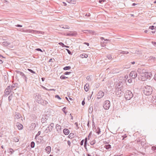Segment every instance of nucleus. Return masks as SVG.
<instances>
[{
	"label": "nucleus",
	"mask_w": 156,
	"mask_h": 156,
	"mask_svg": "<svg viewBox=\"0 0 156 156\" xmlns=\"http://www.w3.org/2000/svg\"><path fill=\"white\" fill-rule=\"evenodd\" d=\"M41 133V132L40 131H39L37 133L35 136V139H37V137L40 135Z\"/></svg>",
	"instance_id": "nucleus-39"
},
{
	"label": "nucleus",
	"mask_w": 156,
	"mask_h": 156,
	"mask_svg": "<svg viewBox=\"0 0 156 156\" xmlns=\"http://www.w3.org/2000/svg\"><path fill=\"white\" fill-rule=\"evenodd\" d=\"M96 133H97L98 134H99L101 133V130L100 128L99 127L97 128L96 129Z\"/></svg>",
	"instance_id": "nucleus-27"
},
{
	"label": "nucleus",
	"mask_w": 156,
	"mask_h": 156,
	"mask_svg": "<svg viewBox=\"0 0 156 156\" xmlns=\"http://www.w3.org/2000/svg\"><path fill=\"white\" fill-rule=\"evenodd\" d=\"M48 117L47 116H44V117H42L41 119V122L42 123H44L45 122H47L46 121L47 120V118Z\"/></svg>",
	"instance_id": "nucleus-16"
},
{
	"label": "nucleus",
	"mask_w": 156,
	"mask_h": 156,
	"mask_svg": "<svg viewBox=\"0 0 156 156\" xmlns=\"http://www.w3.org/2000/svg\"><path fill=\"white\" fill-rule=\"evenodd\" d=\"M58 44L61 46L62 47H63V46L64 45V44L63 43L61 42L59 43Z\"/></svg>",
	"instance_id": "nucleus-50"
},
{
	"label": "nucleus",
	"mask_w": 156,
	"mask_h": 156,
	"mask_svg": "<svg viewBox=\"0 0 156 156\" xmlns=\"http://www.w3.org/2000/svg\"><path fill=\"white\" fill-rule=\"evenodd\" d=\"M64 133L66 135H68L69 133V130L67 129H64L63 130Z\"/></svg>",
	"instance_id": "nucleus-19"
},
{
	"label": "nucleus",
	"mask_w": 156,
	"mask_h": 156,
	"mask_svg": "<svg viewBox=\"0 0 156 156\" xmlns=\"http://www.w3.org/2000/svg\"><path fill=\"white\" fill-rule=\"evenodd\" d=\"M45 150L46 152L48 154L50 153L51 151V147L50 146L47 147L45 149Z\"/></svg>",
	"instance_id": "nucleus-15"
},
{
	"label": "nucleus",
	"mask_w": 156,
	"mask_h": 156,
	"mask_svg": "<svg viewBox=\"0 0 156 156\" xmlns=\"http://www.w3.org/2000/svg\"><path fill=\"white\" fill-rule=\"evenodd\" d=\"M16 72L17 73L19 74L21 76V77L25 80L26 82H27V78L23 72L20 71L19 70H16Z\"/></svg>",
	"instance_id": "nucleus-6"
},
{
	"label": "nucleus",
	"mask_w": 156,
	"mask_h": 156,
	"mask_svg": "<svg viewBox=\"0 0 156 156\" xmlns=\"http://www.w3.org/2000/svg\"><path fill=\"white\" fill-rule=\"evenodd\" d=\"M84 89L86 91H87L89 90V85L88 84H86L84 86Z\"/></svg>",
	"instance_id": "nucleus-23"
},
{
	"label": "nucleus",
	"mask_w": 156,
	"mask_h": 156,
	"mask_svg": "<svg viewBox=\"0 0 156 156\" xmlns=\"http://www.w3.org/2000/svg\"><path fill=\"white\" fill-rule=\"evenodd\" d=\"M44 32L40 31H37L36 30H34V33L35 34H44Z\"/></svg>",
	"instance_id": "nucleus-21"
},
{
	"label": "nucleus",
	"mask_w": 156,
	"mask_h": 156,
	"mask_svg": "<svg viewBox=\"0 0 156 156\" xmlns=\"http://www.w3.org/2000/svg\"><path fill=\"white\" fill-rule=\"evenodd\" d=\"M104 147L106 148L107 150H109L111 148V146L109 144H107V145H105L104 146Z\"/></svg>",
	"instance_id": "nucleus-22"
},
{
	"label": "nucleus",
	"mask_w": 156,
	"mask_h": 156,
	"mask_svg": "<svg viewBox=\"0 0 156 156\" xmlns=\"http://www.w3.org/2000/svg\"><path fill=\"white\" fill-rule=\"evenodd\" d=\"M90 13H87L85 15V16H87L88 17H90Z\"/></svg>",
	"instance_id": "nucleus-55"
},
{
	"label": "nucleus",
	"mask_w": 156,
	"mask_h": 156,
	"mask_svg": "<svg viewBox=\"0 0 156 156\" xmlns=\"http://www.w3.org/2000/svg\"><path fill=\"white\" fill-rule=\"evenodd\" d=\"M34 30H27V32L30 33H34Z\"/></svg>",
	"instance_id": "nucleus-37"
},
{
	"label": "nucleus",
	"mask_w": 156,
	"mask_h": 156,
	"mask_svg": "<svg viewBox=\"0 0 156 156\" xmlns=\"http://www.w3.org/2000/svg\"><path fill=\"white\" fill-rule=\"evenodd\" d=\"M36 50L37 51H40L41 52H43V51L42 50L39 48H37L36 49Z\"/></svg>",
	"instance_id": "nucleus-52"
},
{
	"label": "nucleus",
	"mask_w": 156,
	"mask_h": 156,
	"mask_svg": "<svg viewBox=\"0 0 156 156\" xmlns=\"http://www.w3.org/2000/svg\"><path fill=\"white\" fill-rule=\"evenodd\" d=\"M71 67L70 66H66L64 67L63 69L64 70H66L70 69H71Z\"/></svg>",
	"instance_id": "nucleus-30"
},
{
	"label": "nucleus",
	"mask_w": 156,
	"mask_h": 156,
	"mask_svg": "<svg viewBox=\"0 0 156 156\" xmlns=\"http://www.w3.org/2000/svg\"><path fill=\"white\" fill-rule=\"evenodd\" d=\"M66 109V107H64L62 109V111L65 114H66L67 112L66 111H65Z\"/></svg>",
	"instance_id": "nucleus-40"
},
{
	"label": "nucleus",
	"mask_w": 156,
	"mask_h": 156,
	"mask_svg": "<svg viewBox=\"0 0 156 156\" xmlns=\"http://www.w3.org/2000/svg\"><path fill=\"white\" fill-rule=\"evenodd\" d=\"M144 76H145L147 77V78L148 79L152 76V75L150 72L146 73L143 74Z\"/></svg>",
	"instance_id": "nucleus-14"
},
{
	"label": "nucleus",
	"mask_w": 156,
	"mask_h": 156,
	"mask_svg": "<svg viewBox=\"0 0 156 156\" xmlns=\"http://www.w3.org/2000/svg\"><path fill=\"white\" fill-rule=\"evenodd\" d=\"M152 150L155 152H156V147L154 146H153L151 147Z\"/></svg>",
	"instance_id": "nucleus-45"
},
{
	"label": "nucleus",
	"mask_w": 156,
	"mask_h": 156,
	"mask_svg": "<svg viewBox=\"0 0 156 156\" xmlns=\"http://www.w3.org/2000/svg\"><path fill=\"white\" fill-rule=\"evenodd\" d=\"M27 70L32 73L34 74L35 73L34 71L30 69H28Z\"/></svg>",
	"instance_id": "nucleus-43"
},
{
	"label": "nucleus",
	"mask_w": 156,
	"mask_h": 156,
	"mask_svg": "<svg viewBox=\"0 0 156 156\" xmlns=\"http://www.w3.org/2000/svg\"><path fill=\"white\" fill-rule=\"evenodd\" d=\"M133 94L130 90H127L126 91L125 94V98L127 100L130 99L133 97Z\"/></svg>",
	"instance_id": "nucleus-3"
},
{
	"label": "nucleus",
	"mask_w": 156,
	"mask_h": 156,
	"mask_svg": "<svg viewBox=\"0 0 156 156\" xmlns=\"http://www.w3.org/2000/svg\"><path fill=\"white\" fill-rule=\"evenodd\" d=\"M93 110V108L92 106H90L89 109V112H92V111Z\"/></svg>",
	"instance_id": "nucleus-46"
},
{
	"label": "nucleus",
	"mask_w": 156,
	"mask_h": 156,
	"mask_svg": "<svg viewBox=\"0 0 156 156\" xmlns=\"http://www.w3.org/2000/svg\"><path fill=\"white\" fill-rule=\"evenodd\" d=\"M152 44L156 48V42L154 41H152Z\"/></svg>",
	"instance_id": "nucleus-51"
},
{
	"label": "nucleus",
	"mask_w": 156,
	"mask_h": 156,
	"mask_svg": "<svg viewBox=\"0 0 156 156\" xmlns=\"http://www.w3.org/2000/svg\"><path fill=\"white\" fill-rule=\"evenodd\" d=\"M132 80L131 78H130V79H129L127 80V81L128 82V83H131L132 82Z\"/></svg>",
	"instance_id": "nucleus-48"
},
{
	"label": "nucleus",
	"mask_w": 156,
	"mask_h": 156,
	"mask_svg": "<svg viewBox=\"0 0 156 156\" xmlns=\"http://www.w3.org/2000/svg\"><path fill=\"white\" fill-rule=\"evenodd\" d=\"M75 124L76 125V127H77V129H79V127H78V124L77 122H76L75 123Z\"/></svg>",
	"instance_id": "nucleus-57"
},
{
	"label": "nucleus",
	"mask_w": 156,
	"mask_h": 156,
	"mask_svg": "<svg viewBox=\"0 0 156 156\" xmlns=\"http://www.w3.org/2000/svg\"><path fill=\"white\" fill-rule=\"evenodd\" d=\"M96 143V141L95 140H94L93 141H91L90 142V144L91 145H93Z\"/></svg>",
	"instance_id": "nucleus-41"
},
{
	"label": "nucleus",
	"mask_w": 156,
	"mask_h": 156,
	"mask_svg": "<svg viewBox=\"0 0 156 156\" xmlns=\"http://www.w3.org/2000/svg\"><path fill=\"white\" fill-rule=\"evenodd\" d=\"M153 90V89L151 87L147 85L144 88L143 92L145 95L149 96L151 94Z\"/></svg>",
	"instance_id": "nucleus-2"
},
{
	"label": "nucleus",
	"mask_w": 156,
	"mask_h": 156,
	"mask_svg": "<svg viewBox=\"0 0 156 156\" xmlns=\"http://www.w3.org/2000/svg\"><path fill=\"white\" fill-rule=\"evenodd\" d=\"M106 0H100L99 1V2L100 3H102V2H105Z\"/></svg>",
	"instance_id": "nucleus-53"
},
{
	"label": "nucleus",
	"mask_w": 156,
	"mask_h": 156,
	"mask_svg": "<svg viewBox=\"0 0 156 156\" xmlns=\"http://www.w3.org/2000/svg\"><path fill=\"white\" fill-rule=\"evenodd\" d=\"M61 27L62 28L65 29H69V27L67 25H65L63 26L62 25Z\"/></svg>",
	"instance_id": "nucleus-28"
},
{
	"label": "nucleus",
	"mask_w": 156,
	"mask_h": 156,
	"mask_svg": "<svg viewBox=\"0 0 156 156\" xmlns=\"http://www.w3.org/2000/svg\"><path fill=\"white\" fill-rule=\"evenodd\" d=\"M90 76H88L87 77V80L90 81L91 78H90Z\"/></svg>",
	"instance_id": "nucleus-47"
},
{
	"label": "nucleus",
	"mask_w": 156,
	"mask_h": 156,
	"mask_svg": "<svg viewBox=\"0 0 156 156\" xmlns=\"http://www.w3.org/2000/svg\"><path fill=\"white\" fill-rule=\"evenodd\" d=\"M106 57L109 60H112V56L110 55H107Z\"/></svg>",
	"instance_id": "nucleus-31"
},
{
	"label": "nucleus",
	"mask_w": 156,
	"mask_h": 156,
	"mask_svg": "<svg viewBox=\"0 0 156 156\" xmlns=\"http://www.w3.org/2000/svg\"><path fill=\"white\" fill-rule=\"evenodd\" d=\"M123 83L121 82H119L118 83L116 84L115 85V87L117 88L118 90L121 91L123 87Z\"/></svg>",
	"instance_id": "nucleus-8"
},
{
	"label": "nucleus",
	"mask_w": 156,
	"mask_h": 156,
	"mask_svg": "<svg viewBox=\"0 0 156 156\" xmlns=\"http://www.w3.org/2000/svg\"><path fill=\"white\" fill-rule=\"evenodd\" d=\"M67 144H68V145H69V146H70L71 145V142H70V141L69 140H68L67 142Z\"/></svg>",
	"instance_id": "nucleus-59"
},
{
	"label": "nucleus",
	"mask_w": 156,
	"mask_h": 156,
	"mask_svg": "<svg viewBox=\"0 0 156 156\" xmlns=\"http://www.w3.org/2000/svg\"><path fill=\"white\" fill-rule=\"evenodd\" d=\"M31 126L33 129H34L36 126L35 124L34 123H31Z\"/></svg>",
	"instance_id": "nucleus-35"
},
{
	"label": "nucleus",
	"mask_w": 156,
	"mask_h": 156,
	"mask_svg": "<svg viewBox=\"0 0 156 156\" xmlns=\"http://www.w3.org/2000/svg\"><path fill=\"white\" fill-rule=\"evenodd\" d=\"M35 146V143L34 141L31 142L30 144V147L31 148L34 147Z\"/></svg>",
	"instance_id": "nucleus-34"
},
{
	"label": "nucleus",
	"mask_w": 156,
	"mask_h": 156,
	"mask_svg": "<svg viewBox=\"0 0 156 156\" xmlns=\"http://www.w3.org/2000/svg\"><path fill=\"white\" fill-rule=\"evenodd\" d=\"M12 94H11V95H10L9 97V101H10L11 100L12 98Z\"/></svg>",
	"instance_id": "nucleus-42"
},
{
	"label": "nucleus",
	"mask_w": 156,
	"mask_h": 156,
	"mask_svg": "<svg viewBox=\"0 0 156 156\" xmlns=\"http://www.w3.org/2000/svg\"><path fill=\"white\" fill-rule=\"evenodd\" d=\"M149 29H151V30H153L154 29H156V27H154V26H150L149 27Z\"/></svg>",
	"instance_id": "nucleus-33"
},
{
	"label": "nucleus",
	"mask_w": 156,
	"mask_h": 156,
	"mask_svg": "<svg viewBox=\"0 0 156 156\" xmlns=\"http://www.w3.org/2000/svg\"><path fill=\"white\" fill-rule=\"evenodd\" d=\"M2 59H0V64L4 62V61Z\"/></svg>",
	"instance_id": "nucleus-61"
},
{
	"label": "nucleus",
	"mask_w": 156,
	"mask_h": 156,
	"mask_svg": "<svg viewBox=\"0 0 156 156\" xmlns=\"http://www.w3.org/2000/svg\"><path fill=\"white\" fill-rule=\"evenodd\" d=\"M83 44H84L87 45V46H89V43H87V42H84L83 43Z\"/></svg>",
	"instance_id": "nucleus-64"
},
{
	"label": "nucleus",
	"mask_w": 156,
	"mask_h": 156,
	"mask_svg": "<svg viewBox=\"0 0 156 156\" xmlns=\"http://www.w3.org/2000/svg\"><path fill=\"white\" fill-rule=\"evenodd\" d=\"M16 27H22V25H20V24H17V25H16L15 26Z\"/></svg>",
	"instance_id": "nucleus-56"
},
{
	"label": "nucleus",
	"mask_w": 156,
	"mask_h": 156,
	"mask_svg": "<svg viewBox=\"0 0 156 156\" xmlns=\"http://www.w3.org/2000/svg\"><path fill=\"white\" fill-rule=\"evenodd\" d=\"M67 52H68V53L70 55H72L73 54V53L72 52H71V51H70V50H69Z\"/></svg>",
	"instance_id": "nucleus-58"
},
{
	"label": "nucleus",
	"mask_w": 156,
	"mask_h": 156,
	"mask_svg": "<svg viewBox=\"0 0 156 156\" xmlns=\"http://www.w3.org/2000/svg\"><path fill=\"white\" fill-rule=\"evenodd\" d=\"M55 128L58 133H60L61 132V127L60 125L57 124L55 126Z\"/></svg>",
	"instance_id": "nucleus-13"
},
{
	"label": "nucleus",
	"mask_w": 156,
	"mask_h": 156,
	"mask_svg": "<svg viewBox=\"0 0 156 156\" xmlns=\"http://www.w3.org/2000/svg\"><path fill=\"white\" fill-rule=\"evenodd\" d=\"M120 54H128L129 53L128 51H121L120 52Z\"/></svg>",
	"instance_id": "nucleus-36"
},
{
	"label": "nucleus",
	"mask_w": 156,
	"mask_h": 156,
	"mask_svg": "<svg viewBox=\"0 0 156 156\" xmlns=\"http://www.w3.org/2000/svg\"><path fill=\"white\" fill-rule=\"evenodd\" d=\"M127 136L126 135V134H124L123 136H122V137H123V138L122 139V140L124 139Z\"/></svg>",
	"instance_id": "nucleus-60"
},
{
	"label": "nucleus",
	"mask_w": 156,
	"mask_h": 156,
	"mask_svg": "<svg viewBox=\"0 0 156 156\" xmlns=\"http://www.w3.org/2000/svg\"><path fill=\"white\" fill-rule=\"evenodd\" d=\"M18 128L19 129H21L23 128V125L20 123H18L17 125Z\"/></svg>",
	"instance_id": "nucleus-25"
},
{
	"label": "nucleus",
	"mask_w": 156,
	"mask_h": 156,
	"mask_svg": "<svg viewBox=\"0 0 156 156\" xmlns=\"http://www.w3.org/2000/svg\"><path fill=\"white\" fill-rule=\"evenodd\" d=\"M74 136V134L73 133H71L68 136V137L70 139L73 138Z\"/></svg>",
	"instance_id": "nucleus-29"
},
{
	"label": "nucleus",
	"mask_w": 156,
	"mask_h": 156,
	"mask_svg": "<svg viewBox=\"0 0 156 156\" xmlns=\"http://www.w3.org/2000/svg\"><path fill=\"white\" fill-rule=\"evenodd\" d=\"M21 116V115L19 113L16 112L15 113V119H20Z\"/></svg>",
	"instance_id": "nucleus-20"
},
{
	"label": "nucleus",
	"mask_w": 156,
	"mask_h": 156,
	"mask_svg": "<svg viewBox=\"0 0 156 156\" xmlns=\"http://www.w3.org/2000/svg\"><path fill=\"white\" fill-rule=\"evenodd\" d=\"M137 76V72L135 71H131L129 74V77L130 78L133 79L135 78Z\"/></svg>",
	"instance_id": "nucleus-7"
},
{
	"label": "nucleus",
	"mask_w": 156,
	"mask_h": 156,
	"mask_svg": "<svg viewBox=\"0 0 156 156\" xmlns=\"http://www.w3.org/2000/svg\"><path fill=\"white\" fill-rule=\"evenodd\" d=\"M156 58L155 57L151 56L150 57L149 60H152L153 61H154L156 60Z\"/></svg>",
	"instance_id": "nucleus-32"
},
{
	"label": "nucleus",
	"mask_w": 156,
	"mask_h": 156,
	"mask_svg": "<svg viewBox=\"0 0 156 156\" xmlns=\"http://www.w3.org/2000/svg\"><path fill=\"white\" fill-rule=\"evenodd\" d=\"M54 126V124L53 123H51L48 126V127L44 131V132L45 133H47L49 132H51Z\"/></svg>",
	"instance_id": "nucleus-4"
},
{
	"label": "nucleus",
	"mask_w": 156,
	"mask_h": 156,
	"mask_svg": "<svg viewBox=\"0 0 156 156\" xmlns=\"http://www.w3.org/2000/svg\"><path fill=\"white\" fill-rule=\"evenodd\" d=\"M110 102L108 100L105 101L104 103L103 107L105 110H108L110 106Z\"/></svg>",
	"instance_id": "nucleus-5"
},
{
	"label": "nucleus",
	"mask_w": 156,
	"mask_h": 156,
	"mask_svg": "<svg viewBox=\"0 0 156 156\" xmlns=\"http://www.w3.org/2000/svg\"><path fill=\"white\" fill-rule=\"evenodd\" d=\"M152 100H153V103L156 105V94L152 96Z\"/></svg>",
	"instance_id": "nucleus-18"
},
{
	"label": "nucleus",
	"mask_w": 156,
	"mask_h": 156,
	"mask_svg": "<svg viewBox=\"0 0 156 156\" xmlns=\"http://www.w3.org/2000/svg\"><path fill=\"white\" fill-rule=\"evenodd\" d=\"M60 78L62 79H64L66 78H68V77H67L65 76L64 75H62Z\"/></svg>",
	"instance_id": "nucleus-38"
},
{
	"label": "nucleus",
	"mask_w": 156,
	"mask_h": 156,
	"mask_svg": "<svg viewBox=\"0 0 156 156\" xmlns=\"http://www.w3.org/2000/svg\"><path fill=\"white\" fill-rule=\"evenodd\" d=\"M12 92V91L11 90H9V89L7 87L5 91L4 96L5 97L7 96V95H9Z\"/></svg>",
	"instance_id": "nucleus-10"
},
{
	"label": "nucleus",
	"mask_w": 156,
	"mask_h": 156,
	"mask_svg": "<svg viewBox=\"0 0 156 156\" xmlns=\"http://www.w3.org/2000/svg\"><path fill=\"white\" fill-rule=\"evenodd\" d=\"M34 97L36 101L39 104H40L42 105H46L48 104V102L45 100L42 99L41 98V95L39 94L36 93L34 94Z\"/></svg>",
	"instance_id": "nucleus-1"
},
{
	"label": "nucleus",
	"mask_w": 156,
	"mask_h": 156,
	"mask_svg": "<svg viewBox=\"0 0 156 156\" xmlns=\"http://www.w3.org/2000/svg\"><path fill=\"white\" fill-rule=\"evenodd\" d=\"M104 93L102 91H100L98 94V98L100 99L102 98L104 96Z\"/></svg>",
	"instance_id": "nucleus-12"
},
{
	"label": "nucleus",
	"mask_w": 156,
	"mask_h": 156,
	"mask_svg": "<svg viewBox=\"0 0 156 156\" xmlns=\"http://www.w3.org/2000/svg\"><path fill=\"white\" fill-rule=\"evenodd\" d=\"M88 56L87 55L83 53L80 55V57L82 58H87Z\"/></svg>",
	"instance_id": "nucleus-24"
},
{
	"label": "nucleus",
	"mask_w": 156,
	"mask_h": 156,
	"mask_svg": "<svg viewBox=\"0 0 156 156\" xmlns=\"http://www.w3.org/2000/svg\"><path fill=\"white\" fill-rule=\"evenodd\" d=\"M88 31L90 34H92L93 35H96L97 34L96 32L92 30H84L83 31Z\"/></svg>",
	"instance_id": "nucleus-17"
},
{
	"label": "nucleus",
	"mask_w": 156,
	"mask_h": 156,
	"mask_svg": "<svg viewBox=\"0 0 156 156\" xmlns=\"http://www.w3.org/2000/svg\"><path fill=\"white\" fill-rule=\"evenodd\" d=\"M55 98H57L59 100L61 99V98L59 97V96L58 95H56L55 96Z\"/></svg>",
	"instance_id": "nucleus-44"
},
{
	"label": "nucleus",
	"mask_w": 156,
	"mask_h": 156,
	"mask_svg": "<svg viewBox=\"0 0 156 156\" xmlns=\"http://www.w3.org/2000/svg\"><path fill=\"white\" fill-rule=\"evenodd\" d=\"M89 123H90V121H89V120H88V121L87 122V126L88 127H90Z\"/></svg>",
	"instance_id": "nucleus-62"
},
{
	"label": "nucleus",
	"mask_w": 156,
	"mask_h": 156,
	"mask_svg": "<svg viewBox=\"0 0 156 156\" xmlns=\"http://www.w3.org/2000/svg\"><path fill=\"white\" fill-rule=\"evenodd\" d=\"M85 104V102L84 101V100H83V101H82V105L83 106Z\"/></svg>",
	"instance_id": "nucleus-63"
},
{
	"label": "nucleus",
	"mask_w": 156,
	"mask_h": 156,
	"mask_svg": "<svg viewBox=\"0 0 156 156\" xmlns=\"http://www.w3.org/2000/svg\"><path fill=\"white\" fill-rule=\"evenodd\" d=\"M12 140L13 141L16 142L19 141V138L18 137H14L12 138Z\"/></svg>",
	"instance_id": "nucleus-26"
},
{
	"label": "nucleus",
	"mask_w": 156,
	"mask_h": 156,
	"mask_svg": "<svg viewBox=\"0 0 156 156\" xmlns=\"http://www.w3.org/2000/svg\"><path fill=\"white\" fill-rule=\"evenodd\" d=\"M18 84L17 83H13L12 85V86H9L7 87V88L9 89V90H11L12 91L13 89L14 88L17 87Z\"/></svg>",
	"instance_id": "nucleus-11"
},
{
	"label": "nucleus",
	"mask_w": 156,
	"mask_h": 156,
	"mask_svg": "<svg viewBox=\"0 0 156 156\" xmlns=\"http://www.w3.org/2000/svg\"><path fill=\"white\" fill-rule=\"evenodd\" d=\"M71 73V72H66L64 73V74L66 75H67L70 74Z\"/></svg>",
	"instance_id": "nucleus-49"
},
{
	"label": "nucleus",
	"mask_w": 156,
	"mask_h": 156,
	"mask_svg": "<svg viewBox=\"0 0 156 156\" xmlns=\"http://www.w3.org/2000/svg\"><path fill=\"white\" fill-rule=\"evenodd\" d=\"M83 142H84V140H83L81 141L80 143V144L81 146H82L83 145Z\"/></svg>",
	"instance_id": "nucleus-54"
},
{
	"label": "nucleus",
	"mask_w": 156,
	"mask_h": 156,
	"mask_svg": "<svg viewBox=\"0 0 156 156\" xmlns=\"http://www.w3.org/2000/svg\"><path fill=\"white\" fill-rule=\"evenodd\" d=\"M65 35L67 36H76L77 35V33L75 31H70L69 33L67 34H65Z\"/></svg>",
	"instance_id": "nucleus-9"
}]
</instances>
